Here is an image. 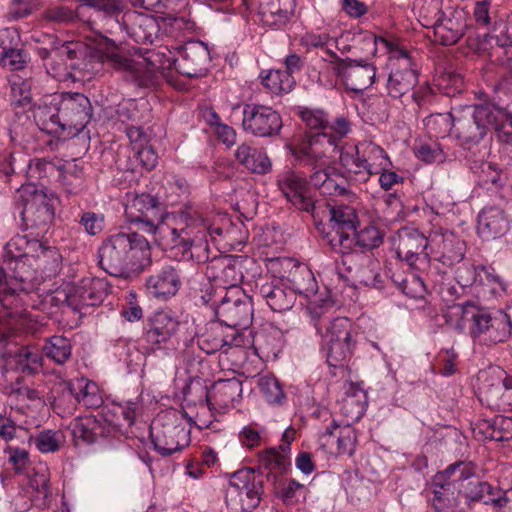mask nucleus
Segmentation results:
<instances>
[{
  "mask_svg": "<svg viewBox=\"0 0 512 512\" xmlns=\"http://www.w3.org/2000/svg\"><path fill=\"white\" fill-rule=\"evenodd\" d=\"M99 265L116 277L144 270L151 262L148 240L137 232L115 233L98 250Z\"/></svg>",
  "mask_w": 512,
  "mask_h": 512,
  "instance_id": "obj_1",
  "label": "nucleus"
},
{
  "mask_svg": "<svg viewBox=\"0 0 512 512\" xmlns=\"http://www.w3.org/2000/svg\"><path fill=\"white\" fill-rule=\"evenodd\" d=\"M364 40L368 45L373 46L374 53L379 46H382L388 54L390 73L386 88L391 97L401 98L416 86L418 83V69L408 50L396 41L376 37L373 34L366 35Z\"/></svg>",
  "mask_w": 512,
  "mask_h": 512,
  "instance_id": "obj_2",
  "label": "nucleus"
},
{
  "mask_svg": "<svg viewBox=\"0 0 512 512\" xmlns=\"http://www.w3.org/2000/svg\"><path fill=\"white\" fill-rule=\"evenodd\" d=\"M339 161L349 179L358 182H366L372 175L392 166L385 150L372 141L344 148Z\"/></svg>",
  "mask_w": 512,
  "mask_h": 512,
  "instance_id": "obj_3",
  "label": "nucleus"
},
{
  "mask_svg": "<svg viewBox=\"0 0 512 512\" xmlns=\"http://www.w3.org/2000/svg\"><path fill=\"white\" fill-rule=\"evenodd\" d=\"M496 120L495 111L489 105L467 106L454 111L453 135L465 148L477 145Z\"/></svg>",
  "mask_w": 512,
  "mask_h": 512,
  "instance_id": "obj_4",
  "label": "nucleus"
},
{
  "mask_svg": "<svg viewBox=\"0 0 512 512\" xmlns=\"http://www.w3.org/2000/svg\"><path fill=\"white\" fill-rule=\"evenodd\" d=\"M150 433L155 450L162 456H170L190 443V431L174 410L159 414L151 424Z\"/></svg>",
  "mask_w": 512,
  "mask_h": 512,
  "instance_id": "obj_5",
  "label": "nucleus"
},
{
  "mask_svg": "<svg viewBox=\"0 0 512 512\" xmlns=\"http://www.w3.org/2000/svg\"><path fill=\"white\" fill-rule=\"evenodd\" d=\"M263 480L254 469L235 472L226 489L225 502L230 512H251L261 501Z\"/></svg>",
  "mask_w": 512,
  "mask_h": 512,
  "instance_id": "obj_6",
  "label": "nucleus"
},
{
  "mask_svg": "<svg viewBox=\"0 0 512 512\" xmlns=\"http://www.w3.org/2000/svg\"><path fill=\"white\" fill-rule=\"evenodd\" d=\"M41 247V242L37 239H28L27 235L16 234L3 247L2 257L5 262H15L14 279L18 285L11 288L13 292L17 290L29 291L36 284L35 272L22 262V258L32 257L36 249Z\"/></svg>",
  "mask_w": 512,
  "mask_h": 512,
  "instance_id": "obj_7",
  "label": "nucleus"
},
{
  "mask_svg": "<svg viewBox=\"0 0 512 512\" xmlns=\"http://www.w3.org/2000/svg\"><path fill=\"white\" fill-rule=\"evenodd\" d=\"M162 203L158 196L142 193L135 195L125 207V215L138 229L156 236L165 234L168 229L163 224Z\"/></svg>",
  "mask_w": 512,
  "mask_h": 512,
  "instance_id": "obj_8",
  "label": "nucleus"
},
{
  "mask_svg": "<svg viewBox=\"0 0 512 512\" xmlns=\"http://www.w3.org/2000/svg\"><path fill=\"white\" fill-rule=\"evenodd\" d=\"M472 339L480 345L493 346L512 336L511 320L503 311L489 312L480 309L474 326H469Z\"/></svg>",
  "mask_w": 512,
  "mask_h": 512,
  "instance_id": "obj_9",
  "label": "nucleus"
},
{
  "mask_svg": "<svg viewBox=\"0 0 512 512\" xmlns=\"http://www.w3.org/2000/svg\"><path fill=\"white\" fill-rule=\"evenodd\" d=\"M61 131L75 136L82 131L92 117V105L88 97L78 92H64L57 95Z\"/></svg>",
  "mask_w": 512,
  "mask_h": 512,
  "instance_id": "obj_10",
  "label": "nucleus"
},
{
  "mask_svg": "<svg viewBox=\"0 0 512 512\" xmlns=\"http://www.w3.org/2000/svg\"><path fill=\"white\" fill-rule=\"evenodd\" d=\"M344 148H340L338 140L327 133H318L309 136L308 140L303 142L295 149V157L304 165L310 166L315 170L326 168L325 166L335 159L336 155L341 153Z\"/></svg>",
  "mask_w": 512,
  "mask_h": 512,
  "instance_id": "obj_11",
  "label": "nucleus"
},
{
  "mask_svg": "<svg viewBox=\"0 0 512 512\" xmlns=\"http://www.w3.org/2000/svg\"><path fill=\"white\" fill-rule=\"evenodd\" d=\"M17 203L21 204V217L27 227L44 232L54 219V209L47 196L31 187L18 190Z\"/></svg>",
  "mask_w": 512,
  "mask_h": 512,
  "instance_id": "obj_12",
  "label": "nucleus"
},
{
  "mask_svg": "<svg viewBox=\"0 0 512 512\" xmlns=\"http://www.w3.org/2000/svg\"><path fill=\"white\" fill-rule=\"evenodd\" d=\"M330 213V230L325 238L331 249L342 255L350 254L352 232L355 230L357 215L355 209L339 205L332 207Z\"/></svg>",
  "mask_w": 512,
  "mask_h": 512,
  "instance_id": "obj_13",
  "label": "nucleus"
},
{
  "mask_svg": "<svg viewBox=\"0 0 512 512\" xmlns=\"http://www.w3.org/2000/svg\"><path fill=\"white\" fill-rule=\"evenodd\" d=\"M216 313L226 326L245 329L252 322V300L238 287L232 285L221 300Z\"/></svg>",
  "mask_w": 512,
  "mask_h": 512,
  "instance_id": "obj_14",
  "label": "nucleus"
},
{
  "mask_svg": "<svg viewBox=\"0 0 512 512\" xmlns=\"http://www.w3.org/2000/svg\"><path fill=\"white\" fill-rule=\"evenodd\" d=\"M67 402L63 412L71 413L78 403H83L88 408H98L102 405L103 399L98 385L85 378L76 379L64 383L62 395L55 399V409Z\"/></svg>",
  "mask_w": 512,
  "mask_h": 512,
  "instance_id": "obj_15",
  "label": "nucleus"
},
{
  "mask_svg": "<svg viewBox=\"0 0 512 512\" xmlns=\"http://www.w3.org/2000/svg\"><path fill=\"white\" fill-rule=\"evenodd\" d=\"M280 114L271 107L247 104L243 108V129L257 137H272L282 128Z\"/></svg>",
  "mask_w": 512,
  "mask_h": 512,
  "instance_id": "obj_16",
  "label": "nucleus"
},
{
  "mask_svg": "<svg viewBox=\"0 0 512 512\" xmlns=\"http://www.w3.org/2000/svg\"><path fill=\"white\" fill-rule=\"evenodd\" d=\"M206 232L212 237L215 235L221 236L223 229L220 226H207L205 223L201 224L200 227L189 224L180 229H169L172 248L181 249L184 258L193 259V249L206 250Z\"/></svg>",
  "mask_w": 512,
  "mask_h": 512,
  "instance_id": "obj_17",
  "label": "nucleus"
},
{
  "mask_svg": "<svg viewBox=\"0 0 512 512\" xmlns=\"http://www.w3.org/2000/svg\"><path fill=\"white\" fill-rule=\"evenodd\" d=\"M430 234L425 236L413 228H402L398 232L397 256L408 265L419 269L418 262L427 263L430 256Z\"/></svg>",
  "mask_w": 512,
  "mask_h": 512,
  "instance_id": "obj_18",
  "label": "nucleus"
},
{
  "mask_svg": "<svg viewBox=\"0 0 512 512\" xmlns=\"http://www.w3.org/2000/svg\"><path fill=\"white\" fill-rule=\"evenodd\" d=\"M311 316L321 337V344L356 343L352 323L348 318H330L323 313L322 308H314Z\"/></svg>",
  "mask_w": 512,
  "mask_h": 512,
  "instance_id": "obj_19",
  "label": "nucleus"
},
{
  "mask_svg": "<svg viewBox=\"0 0 512 512\" xmlns=\"http://www.w3.org/2000/svg\"><path fill=\"white\" fill-rule=\"evenodd\" d=\"M335 75L348 90L363 92L374 83L376 67L365 60L357 61L347 58L344 62H339Z\"/></svg>",
  "mask_w": 512,
  "mask_h": 512,
  "instance_id": "obj_20",
  "label": "nucleus"
},
{
  "mask_svg": "<svg viewBox=\"0 0 512 512\" xmlns=\"http://www.w3.org/2000/svg\"><path fill=\"white\" fill-rule=\"evenodd\" d=\"M277 186L285 198L297 209L305 212L313 211L314 201L303 175L290 169L285 170L278 175Z\"/></svg>",
  "mask_w": 512,
  "mask_h": 512,
  "instance_id": "obj_21",
  "label": "nucleus"
},
{
  "mask_svg": "<svg viewBox=\"0 0 512 512\" xmlns=\"http://www.w3.org/2000/svg\"><path fill=\"white\" fill-rule=\"evenodd\" d=\"M466 245L455 233L441 228L430 232V255L445 265L460 262L465 255Z\"/></svg>",
  "mask_w": 512,
  "mask_h": 512,
  "instance_id": "obj_22",
  "label": "nucleus"
},
{
  "mask_svg": "<svg viewBox=\"0 0 512 512\" xmlns=\"http://www.w3.org/2000/svg\"><path fill=\"white\" fill-rule=\"evenodd\" d=\"M100 281L83 279L80 284H64L56 291V299L67 303L73 309L95 306L102 301V292L97 288Z\"/></svg>",
  "mask_w": 512,
  "mask_h": 512,
  "instance_id": "obj_23",
  "label": "nucleus"
},
{
  "mask_svg": "<svg viewBox=\"0 0 512 512\" xmlns=\"http://www.w3.org/2000/svg\"><path fill=\"white\" fill-rule=\"evenodd\" d=\"M209 61L208 47L201 41H192L182 47L175 67L183 75L200 77L205 74Z\"/></svg>",
  "mask_w": 512,
  "mask_h": 512,
  "instance_id": "obj_24",
  "label": "nucleus"
},
{
  "mask_svg": "<svg viewBox=\"0 0 512 512\" xmlns=\"http://www.w3.org/2000/svg\"><path fill=\"white\" fill-rule=\"evenodd\" d=\"M179 324L171 311H157L149 319V328L144 333V339L151 348L160 349L176 335Z\"/></svg>",
  "mask_w": 512,
  "mask_h": 512,
  "instance_id": "obj_25",
  "label": "nucleus"
},
{
  "mask_svg": "<svg viewBox=\"0 0 512 512\" xmlns=\"http://www.w3.org/2000/svg\"><path fill=\"white\" fill-rule=\"evenodd\" d=\"M280 265L284 269H289L286 278L291 284L294 294L297 292L306 297L316 294L318 290L317 281L313 272L305 264L298 263L290 258L276 259L271 261L272 267ZM285 277V275H282Z\"/></svg>",
  "mask_w": 512,
  "mask_h": 512,
  "instance_id": "obj_26",
  "label": "nucleus"
},
{
  "mask_svg": "<svg viewBox=\"0 0 512 512\" xmlns=\"http://www.w3.org/2000/svg\"><path fill=\"white\" fill-rule=\"evenodd\" d=\"M439 17L433 24L435 41L444 45H454L463 36L465 22L461 12L451 8L438 11Z\"/></svg>",
  "mask_w": 512,
  "mask_h": 512,
  "instance_id": "obj_27",
  "label": "nucleus"
},
{
  "mask_svg": "<svg viewBox=\"0 0 512 512\" xmlns=\"http://www.w3.org/2000/svg\"><path fill=\"white\" fill-rule=\"evenodd\" d=\"M259 20L269 27L285 25L294 12L295 0H255Z\"/></svg>",
  "mask_w": 512,
  "mask_h": 512,
  "instance_id": "obj_28",
  "label": "nucleus"
},
{
  "mask_svg": "<svg viewBox=\"0 0 512 512\" xmlns=\"http://www.w3.org/2000/svg\"><path fill=\"white\" fill-rule=\"evenodd\" d=\"M242 382L233 377L229 379H219L213 383L207 392V401L210 405L220 409H229L242 398Z\"/></svg>",
  "mask_w": 512,
  "mask_h": 512,
  "instance_id": "obj_29",
  "label": "nucleus"
},
{
  "mask_svg": "<svg viewBox=\"0 0 512 512\" xmlns=\"http://www.w3.org/2000/svg\"><path fill=\"white\" fill-rule=\"evenodd\" d=\"M348 178L334 168H320L310 175V183L323 195L349 196Z\"/></svg>",
  "mask_w": 512,
  "mask_h": 512,
  "instance_id": "obj_30",
  "label": "nucleus"
},
{
  "mask_svg": "<svg viewBox=\"0 0 512 512\" xmlns=\"http://www.w3.org/2000/svg\"><path fill=\"white\" fill-rule=\"evenodd\" d=\"M509 230L505 211L496 206L485 207L478 215V234L485 240L496 239Z\"/></svg>",
  "mask_w": 512,
  "mask_h": 512,
  "instance_id": "obj_31",
  "label": "nucleus"
},
{
  "mask_svg": "<svg viewBox=\"0 0 512 512\" xmlns=\"http://www.w3.org/2000/svg\"><path fill=\"white\" fill-rule=\"evenodd\" d=\"M181 286L180 275L175 267L166 265L146 280L149 293L157 298L166 300L174 296Z\"/></svg>",
  "mask_w": 512,
  "mask_h": 512,
  "instance_id": "obj_32",
  "label": "nucleus"
},
{
  "mask_svg": "<svg viewBox=\"0 0 512 512\" xmlns=\"http://www.w3.org/2000/svg\"><path fill=\"white\" fill-rule=\"evenodd\" d=\"M102 62L117 70L127 71L140 85H148L154 77V68H148L146 60L134 61L117 52L105 53Z\"/></svg>",
  "mask_w": 512,
  "mask_h": 512,
  "instance_id": "obj_33",
  "label": "nucleus"
},
{
  "mask_svg": "<svg viewBox=\"0 0 512 512\" xmlns=\"http://www.w3.org/2000/svg\"><path fill=\"white\" fill-rule=\"evenodd\" d=\"M123 24L136 42L144 44L152 43L159 30L153 16L135 11L124 14Z\"/></svg>",
  "mask_w": 512,
  "mask_h": 512,
  "instance_id": "obj_34",
  "label": "nucleus"
},
{
  "mask_svg": "<svg viewBox=\"0 0 512 512\" xmlns=\"http://www.w3.org/2000/svg\"><path fill=\"white\" fill-rule=\"evenodd\" d=\"M337 430V447L335 453L351 456L355 451L357 437L355 429L351 427L349 423L343 427H339L335 422H332L327 426L325 432L321 436L322 445L329 448L332 452V440Z\"/></svg>",
  "mask_w": 512,
  "mask_h": 512,
  "instance_id": "obj_35",
  "label": "nucleus"
},
{
  "mask_svg": "<svg viewBox=\"0 0 512 512\" xmlns=\"http://www.w3.org/2000/svg\"><path fill=\"white\" fill-rule=\"evenodd\" d=\"M341 413L348 422L358 421L367 408V395L363 388L352 382L344 385V396L340 402Z\"/></svg>",
  "mask_w": 512,
  "mask_h": 512,
  "instance_id": "obj_36",
  "label": "nucleus"
},
{
  "mask_svg": "<svg viewBox=\"0 0 512 512\" xmlns=\"http://www.w3.org/2000/svg\"><path fill=\"white\" fill-rule=\"evenodd\" d=\"M103 421H105L103 419ZM71 434L75 443L78 445L80 442L93 443L99 436L110 435L111 429L103 425L102 419L87 416L83 418H76L70 424Z\"/></svg>",
  "mask_w": 512,
  "mask_h": 512,
  "instance_id": "obj_37",
  "label": "nucleus"
},
{
  "mask_svg": "<svg viewBox=\"0 0 512 512\" xmlns=\"http://www.w3.org/2000/svg\"><path fill=\"white\" fill-rule=\"evenodd\" d=\"M260 296L266 300L268 306L277 312L292 308L295 302V294L291 288H285L278 280L265 282L259 287Z\"/></svg>",
  "mask_w": 512,
  "mask_h": 512,
  "instance_id": "obj_38",
  "label": "nucleus"
},
{
  "mask_svg": "<svg viewBox=\"0 0 512 512\" xmlns=\"http://www.w3.org/2000/svg\"><path fill=\"white\" fill-rule=\"evenodd\" d=\"M76 52L72 48V43H63L54 49L51 59L45 64L47 73L58 81H68L73 77V64L67 63V60H74Z\"/></svg>",
  "mask_w": 512,
  "mask_h": 512,
  "instance_id": "obj_39",
  "label": "nucleus"
},
{
  "mask_svg": "<svg viewBox=\"0 0 512 512\" xmlns=\"http://www.w3.org/2000/svg\"><path fill=\"white\" fill-rule=\"evenodd\" d=\"M236 160L247 170L256 174H266L271 171L272 163L263 149L247 143L239 145L235 151Z\"/></svg>",
  "mask_w": 512,
  "mask_h": 512,
  "instance_id": "obj_40",
  "label": "nucleus"
},
{
  "mask_svg": "<svg viewBox=\"0 0 512 512\" xmlns=\"http://www.w3.org/2000/svg\"><path fill=\"white\" fill-rule=\"evenodd\" d=\"M475 466L472 462L458 461L449 465L445 470L435 474V483H445L452 489L460 491L462 483L475 476Z\"/></svg>",
  "mask_w": 512,
  "mask_h": 512,
  "instance_id": "obj_41",
  "label": "nucleus"
},
{
  "mask_svg": "<svg viewBox=\"0 0 512 512\" xmlns=\"http://www.w3.org/2000/svg\"><path fill=\"white\" fill-rule=\"evenodd\" d=\"M480 309L471 303L454 304L444 314L446 324L459 332L466 329L469 331V326H474Z\"/></svg>",
  "mask_w": 512,
  "mask_h": 512,
  "instance_id": "obj_42",
  "label": "nucleus"
},
{
  "mask_svg": "<svg viewBox=\"0 0 512 512\" xmlns=\"http://www.w3.org/2000/svg\"><path fill=\"white\" fill-rule=\"evenodd\" d=\"M198 345L207 354H212L224 346H238L239 341L235 336H225L221 324L211 323L206 331L198 337Z\"/></svg>",
  "mask_w": 512,
  "mask_h": 512,
  "instance_id": "obj_43",
  "label": "nucleus"
},
{
  "mask_svg": "<svg viewBox=\"0 0 512 512\" xmlns=\"http://www.w3.org/2000/svg\"><path fill=\"white\" fill-rule=\"evenodd\" d=\"M432 485L433 497L430 501L435 512H455L459 504L458 491L445 483H435V478Z\"/></svg>",
  "mask_w": 512,
  "mask_h": 512,
  "instance_id": "obj_44",
  "label": "nucleus"
},
{
  "mask_svg": "<svg viewBox=\"0 0 512 512\" xmlns=\"http://www.w3.org/2000/svg\"><path fill=\"white\" fill-rule=\"evenodd\" d=\"M473 275L472 284L489 288L493 296L497 297L506 293L508 284L494 269L485 266L476 267L473 269Z\"/></svg>",
  "mask_w": 512,
  "mask_h": 512,
  "instance_id": "obj_45",
  "label": "nucleus"
},
{
  "mask_svg": "<svg viewBox=\"0 0 512 512\" xmlns=\"http://www.w3.org/2000/svg\"><path fill=\"white\" fill-rule=\"evenodd\" d=\"M356 343L321 344L330 367L343 369L353 356Z\"/></svg>",
  "mask_w": 512,
  "mask_h": 512,
  "instance_id": "obj_46",
  "label": "nucleus"
},
{
  "mask_svg": "<svg viewBox=\"0 0 512 512\" xmlns=\"http://www.w3.org/2000/svg\"><path fill=\"white\" fill-rule=\"evenodd\" d=\"M512 376L506 375L501 384L491 385L482 394L490 407L500 408L502 406L512 407Z\"/></svg>",
  "mask_w": 512,
  "mask_h": 512,
  "instance_id": "obj_47",
  "label": "nucleus"
},
{
  "mask_svg": "<svg viewBox=\"0 0 512 512\" xmlns=\"http://www.w3.org/2000/svg\"><path fill=\"white\" fill-rule=\"evenodd\" d=\"M382 240L383 238L379 229L373 225L365 226L359 231L355 229L352 232L350 253L356 252L357 249L361 251L374 249L382 243Z\"/></svg>",
  "mask_w": 512,
  "mask_h": 512,
  "instance_id": "obj_48",
  "label": "nucleus"
},
{
  "mask_svg": "<svg viewBox=\"0 0 512 512\" xmlns=\"http://www.w3.org/2000/svg\"><path fill=\"white\" fill-rule=\"evenodd\" d=\"M258 460L260 468L269 470L275 474L284 473L290 465L289 456L285 448H283V451L281 449L279 451L275 448L265 449L259 453Z\"/></svg>",
  "mask_w": 512,
  "mask_h": 512,
  "instance_id": "obj_49",
  "label": "nucleus"
},
{
  "mask_svg": "<svg viewBox=\"0 0 512 512\" xmlns=\"http://www.w3.org/2000/svg\"><path fill=\"white\" fill-rule=\"evenodd\" d=\"M261 78L262 84L275 95L289 93L295 85L294 77L283 70H269Z\"/></svg>",
  "mask_w": 512,
  "mask_h": 512,
  "instance_id": "obj_50",
  "label": "nucleus"
},
{
  "mask_svg": "<svg viewBox=\"0 0 512 512\" xmlns=\"http://www.w3.org/2000/svg\"><path fill=\"white\" fill-rule=\"evenodd\" d=\"M57 95H54L49 103L39 105L34 113L35 119L43 125V129L57 132L61 130L60 113L58 111Z\"/></svg>",
  "mask_w": 512,
  "mask_h": 512,
  "instance_id": "obj_51",
  "label": "nucleus"
},
{
  "mask_svg": "<svg viewBox=\"0 0 512 512\" xmlns=\"http://www.w3.org/2000/svg\"><path fill=\"white\" fill-rule=\"evenodd\" d=\"M44 354L57 364H64L72 353L70 340L64 336L54 335L46 340Z\"/></svg>",
  "mask_w": 512,
  "mask_h": 512,
  "instance_id": "obj_52",
  "label": "nucleus"
},
{
  "mask_svg": "<svg viewBox=\"0 0 512 512\" xmlns=\"http://www.w3.org/2000/svg\"><path fill=\"white\" fill-rule=\"evenodd\" d=\"M32 257L35 258L37 266L42 268L47 276L50 277L59 272L62 257L56 248L47 247L41 243V247L36 249Z\"/></svg>",
  "mask_w": 512,
  "mask_h": 512,
  "instance_id": "obj_53",
  "label": "nucleus"
},
{
  "mask_svg": "<svg viewBox=\"0 0 512 512\" xmlns=\"http://www.w3.org/2000/svg\"><path fill=\"white\" fill-rule=\"evenodd\" d=\"M14 360L17 370L32 375L41 367L42 357L35 347L25 346L15 353Z\"/></svg>",
  "mask_w": 512,
  "mask_h": 512,
  "instance_id": "obj_54",
  "label": "nucleus"
},
{
  "mask_svg": "<svg viewBox=\"0 0 512 512\" xmlns=\"http://www.w3.org/2000/svg\"><path fill=\"white\" fill-rule=\"evenodd\" d=\"M428 132L438 138L444 137L454 130V112L432 114L424 120Z\"/></svg>",
  "mask_w": 512,
  "mask_h": 512,
  "instance_id": "obj_55",
  "label": "nucleus"
},
{
  "mask_svg": "<svg viewBox=\"0 0 512 512\" xmlns=\"http://www.w3.org/2000/svg\"><path fill=\"white\" fill-rule=\"evenodd\" d=\"M258 386L262 396L269 404H282L285 401L286 396L282 385L274 376H261L258 380Z\"/></svg>",
  "mask_w": 512,
  "mask_h": 512,
  "instance_id": "obj_56",
  "label": "nucleus"
},
{
  "mask_svg": "<svg viewBox=\"0 0 512 512\" xmlns=\"http://www.w3.org/2000/svg\"><path fill=\"white\" fill-rule=\"evenodd\" d=\"M162 189L163 192L158 191L157 193L160 202L164 201L169 205H174L179 201L180 196L186 194L187 184L183 178L171 176L166 179Z\"/></svg>",
  "mask_w": 512,
  "mask_h": 512,
  "instance_id": "obj_57",
  "label": "nucleus"
},
{
  "mask_svg": "<svg viewBox=\"0 0 512 512\" xmlns=\"http://www.w3.org/2000/svg\"><path fill=\"white\" fill-rule=\"evenodd\" d=\"M137 404L132 401H127L121 404H115L109 410L115 416V419L105 418L104 420L109 422V428L112 431H116L121 427L120 416L127 423L128 426H131L134 423L136 417Z\"/></svg>",
  "mask_w": 512,
  "mask_h": 512,
  "instance_id": "obj_58",
  "label": "nucleus"
},
{
  "mask_svg": "<svg viewBox=\"0 0 512 512\" xmlns=\"http://www.w3.org/2000/svg\"><path fill=\"white\" fill-rule=\"evenodd\" d=\"M10 40L0 53V66L10 71H17L23 69L28 61L27 54L20 49H14L10 46Z\"/></svg>",
  "mask_w": 512,
  "mask_h": 512,
  "instance_id": "obj_59",
  "label": "nucleus"
},
{
  "mask_svg": "<svg viewBox=\"0 0 512 512\" xmlns=\"http://www.w3.org/2000/svg\"><path fill=\"white\" fill-rule=\"evenodd\" d=\"M82 6H86L97 11L103 12L105 16L115 18L116 24L122 28L118 16L124 10V2L122 0H78Z\"/></svg>",
  "mask_w": 512,
  "mask_h": 512,
  "instance_id": "obj_60",
  "label": "nucleus"
},
{
  "mask_svg": "<svg viewBox=\"0 0 512 512\" xmlns=\"http://www.w3.org/2000/svg\"><path fill=\"white\" fill-rule=\"evenodd\" d=\"M40 8L38 0H11L9 3L5 18L11 21H17L31 15Z\"/></svg>",
  "mask_w": 512,
  "mask_h": 512,
  "instance_id": "obj_61",
  "label": "nucleus"
},
{
  "mask_svg": "<svg viewBox=\"0 0 512 512\" xmlns=\"http://www.w3.org/2000/svg\"><path fill=\"white\" fill-rule=\"evenodd\" d=\"M486 437L495 441H504L512 437V418L497 416L487 425Z\"/></svg>",
  "mask_w": 512,
  "mask_h": 512,
  "instance_id": "obj_62",
  "label": "nucleus"
},
{
  "mask_svg": "<svg viewBox=\"0 0 512 512\" xmlns=\"http://www.w3.org/2000/svg\"><path fill=\"white\" fill-rule=\"evenodd\" d=\"M63 440L61 431L43 430L35 437V444L42 453H53L59 450Z\"/></svg>",
  "mask_w": 512,
  "mask_h": 512,
  "instance_id": "obj_63",
  "label": "nucleus"
},
{
  "mask_svg": "<svg viewBox=\"0 0 512 512\" xmlns=\"http://www.w3.org/2000/svg\"><path fill=\"white\" fill-rule=\"evenodd\" d=\"M80 224L89 235H97L104 229V215L92 211L84 212Z\"/></svg>",
  "mask_w": 512,
  "mask_h": 512,
  "instance_id": "obj_64",
  "label": "nucleus"
}]
</instances>
